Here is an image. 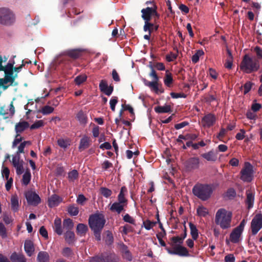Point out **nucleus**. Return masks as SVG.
<instances>
[{"mask_svg":"<svg viewBox=\"0 0 262 262\" xmlns=\"http://www.w3.org/2000/svg\"><path fill=\"white\" fill-rule=\"evenodd\" d=\"M127 189L125 186H122L117 196V201L113 203L110 207V210L119 214L125 211V208L128 204V200L126 196L127 195Z\"/></svg>","mask_w":262,"mask_h":262,"instance_id":"1","label":"nucleus"},{"mask_svg":"<svg viewBox=\"0 0 262 262\" xmlns=\"http://www.w3.org/2000/svg\"><path fill=\"white\" fill-rule=\"evenodd\" d=\"M260 63L256 57H251L246 54L240 64V69L244 72L250 74L259 70Z\"/></svg>","mask_w":262,"mask_h":262,"instance_id":"2","label":"nucleus"},{"mask_svg":"<svg viewBox=\"0 0 262 262\" xmlns=\"http://www.w3.org/2000/svg\"><path fill=\"white\" fill-rule=\"evenodd\" d=\"M232 213L225 209H219L215 215V222L222 229H228L231 227Z\"/></svg>","mask_w":262,"mask_h":262,"instance_id":"3","label":"nucleus"},{"mask_svg":"<svg viewBox=\"0 0 262 262\" xmlns=\"http://www.w3.org/2000/svg\"><path fill=\"white\" fill-rule=\"evenodd\" d=\"M212 187L207 184H196L192 188L193 194L202 201L207 200L211 196Z\"/></svg>","mask_w":262,"mask_h":262,"instance_id":"4","label":"nucleus"},{"mask_svg":"<svg viewBox=\"0 0 262 262\" xmlns=\"http://www.w3.org/2000/svg\"><path fill=\"white\" fill-rule=\"evenodd\" d=\"M2 63L3 58L0 55V82L6 85L9 80L12 79L14 62L8 63L5 66H3Z\"/></svg>","mask_w":262,"mask_h":262,"instance_id":"5","label":"nucleus"},{"mask_svg":"<svg viewBox=\"0 0 262 262\" xmlns=\"http://www.w3.org/2000/svg\"><path fill=\"white\" fill-rule=\"evenodd\" d=\"M105 222L104 216L102 214H93L89 219V226L92 230H102Z\"/></svg>","mask_w":262,"mask_h":262,"instance_id":"6","label":"nucleus"},{"mask_svg":"<svg viewBox=\"0 0 262 262\" xmlns=\"http://www.w3.org/2000/svg\"><path fill=\"white\" fill-rule=\"evenodd\" d=\"M15 16L13 13L8 8H0V24L9 26L14 23Z\"/></svg>","mask_w":262,"mask_h":262,"instance_id":"7","label":"nucleus"},{"mask_svg":"<svg viewBox=\"0 0 262 262\" xmlns=\"http://www.w3.org/2000/svg\"><path fill=\"white\" fill-rule=\"evenodd\" d=\"M253 166L249 163L245 162L244 166L241 171V179L245 182H251L253 179Z\"/></svg>","mask_w":262,"mask_h":262,"instance_id":"8","label":"nucleus"},{"mask_svg":"<svg viewBox=\"0 0 262 262\" xmlns=\"http://www.w3.org/2000/svg\"><path fill=\"white\" fill-rule=\"evenodd\" d=\"M142 13V18L144 20V29L148 30V27H152V23L150 22L151 18V7H147L142 9L141 11Z\"/></svg>","mask_w":262,"mask_h":262,"instance_id":"9","label":"nucleus"},{"mask_svg":"<svg viewBox=\"0 0 262 262\" xmlns=\"http://www.w3.org/2000/svg\"><path fill=\"white\" fill-rule=\"evenodd\" d=\"M25 196L27 203L31 205L37 206L41 202L39 196L32 191H28L25 193Z\"/></svg>","mask_w":262,"mask_h":262,"instance_id":"10","label":"nucleus"},{"mask_svg":"<svg viewBox=\"0 0 262 262\" xmlns=\"http://www.w3.org/2000/svg\"><path fill=\"white\" fill-rule=\"evenodd\" d=\"M251 228L252 234H256L262 228V215L256 214L251 222Z\"/></svg>","mask_w":262,"mask_h":262,"instance_id":"11","label":"nucleus"},{"mask_svg":"<svg viewBox=\"0 0 262 262\" xmlns=\"http://www.w3.org/2000/svg\"><path fill=\"white\" fill-rule=\"evenodd\" d=\"M166 250L170 254L178 255L181 256H187L189 255L187 248L180 245L174 247L173 250H171L168 247L166 248Z\"/></svg>","mask_w":262,"mask_h":262,"instance_id":"12","label":"nucleus"},{"mask_svg":"<svg viewBox=\"0 0 262 262\" xmlns=\"http://www.w3.org/2000/svg\"><path fill=\"white\" fill-rule=\"evenodd\" d=\"M200 161L198 158H190L185 163V166L187 171H191L199 167Z\"/></svg>","mask_w":262,"mask_h":262,"instance_id":"13","label":"nucleus"},{"mask_svg":"<svg viewBox=\"0 0 262 262\" xmlns=\"http://www.w3.org/2000/svg\"><path fill=\"white\" fill-rule=\"evenodd\" d=\"M99 89L107 96H110L113 92L114 86L110 85L108 86L106 80H102L99 83Z\"/></svg>","mask_w":262,"mask_h":262,"instance_id":"14","label":"nucleus"},{"mask_svg":"<svg viewBox=\"0 0 262 262\" xmlns=\"http://www.w3.org/2000/svg\"><path fill=\"white\" fill-rule=\"evenodd\" d=\"M83 50L80 49H71L66 51V55L70 58L76 59L82 56Z\"/></svg>","mask_w":262,"mask_h":262,"instance_id":"15","label":"nucleus"},{"mask_svg":"<svg viewBox=\"0 0 262 262\" xmlns=\"http://www.w3.org/2000/svg\"><path fill=\"white\" fill-rule=\"evenodd\" d=\"M62 201V198L57 194H53L48 199V206L50 208L57 206Z\"/></svg>","mask_w":262,"mask_h":262,"instance_id":"16","label":"nucleus"},{"mask_svg":"<svg viewBox=\"0 0 262 262\" xmlns=\"http://www.w3.org/2000/svg\"><path fill=\"white\" fill-rule=\"evenodd\" d=\"M24 249L28 256H31L34 251V244L31 240H26L24 243Z\"/></svg>","mask_w":262,"mask_h":262,"instance_id":"17","label":"nucleus"},{"mask_svg":"<svg viewBox=\"0 0 262 262\" xmlns=\"http://www.w3.org/2000/svg\"><path fill=\"white\" fill-rule=\"evenodd\" d=\"M10 259L12 262H27L25 255L22 253L13 252Z\"/></svg>","mask_w":262,"mask_h":262,"instance_id":"18","label":"nucleus"},{"mask_svg":"<svg viewBox=\"0 0 262 262\" xmlns=\"http://www.w3.org/2000/svg\"><path fill=\"white\" fill-rule=\"evenodd\" d=\"M90 145V139L89 137L84 136L80 141L79 150L81 151L88 148Z\"/></svg>","mask_w":262,"mask_h":262,"instance_id":"19","label":"nucleus"},{"mask_svg":"<svg viewBox=\"0 0 262 262\" xmlns=\"http://www.w3.org/2000/svg\"><path fill=\"white\" fill-rule=\"evenodd\" d=\"M159 81H154L152 84L150 86L149 88L151 91H154L156 94L163 93L164 91L162 88V85L161 83L158 82Z\"/></svg>","mask_w":262,"mask_h":262,"instance_id":"20","label":"nucleus"},{"mask_svg":"<svg viewBox=\"0 0 262 262\" xmlns=\"http://www.w3.org/2000/svg\"><path fill=\"white\" fill-rule=\"evenodd\" d=\"M29 127V123L27 121H23L16 124L15 129L16 133H21Z\"/></svg>","mask_w":262,"mask_h":262,"instance_id":"21","label":"nucleus"},{"mask_svg":"<svg viewBox=\"0 0 262 262\" xmlns=\"http://www.w3.org/2000/svg\"><path fill=\"white\" fill-rule=\"evenodd\" d=\"M242 232L238 228H235L232 231L230 235V239L231 242L236 243L239 241V237Z\"/></svg>","mask_w":262,"mask_h":262,"instance_id":"22","label":"nucleus"},{"mask_svg":"<svg viewBox=\"0 0 262 262\" xmlns=\"http://www.w3.org/2000/svg\"><path fill=\"white\" fill-rule=\"evenodd\" d=\"M204 127H209L213 125V115L209 114L205 115L202 120Z\"/></svg>","mask_w":262,"mask_h":262,"instance_id":"23","label":"nucleus"},{"mask_svg":"<svg viewBox=\"0 0 262 262\" xmlns=\"http://www.w3.org/2000/svg\"><path fill=\"white\" fill-rule=\"evenodd\" d=\"M54 231L59 235L62 234V229L61 227V220L59 217L55 218L54 222Z\"/></svg>","mask_w":262,"mask_h":262,"instance_id":"24","label":"nucleus"},{"mask_svg":"<svg viewBox=\"0 0 262 262\" xmlns=\"http://www.w3.org/2000/svg\"><path fill=\"white\" fill-rule=\"evenodd\" d=\"M50 256L46 251H40L38 253L37 260L38 262H49Z\"/></svg>","mask_w":262,"mask_h":262,"instance_id":"25","label":"nucleus"},{"mask_svg":"<svg viewBox=\"0 0 262 262\" xmlns=\"http://www.w3.org/2000/svg\"><path fill=\"white\" fill-rule=\"evenodd\" d=\"M65 241L69 244H71L75 241V236L74 232L71 231H67L64 234Z\"/></svg>","mask_w":262,"mask_h":262,"instance_id":"26","label":"nucleus"},{"mask_svg":"<svg viewBox=\"0 0 262 262\" xmlns=\"http://www.w3.org/2000/svg\"><path fill=\"white\" fill-rule=\"evenodd\" d=\"M11 209L14 212H17L19 208L18 199L16 195H13L11 198Z\"/></svg>","mask_w":262,"mask_h":262,"instance_id":"27","label":"nucleus"},{"mask_svg":"<svg viewBox=\"0 0 262 262\" xmlns=\"http://www.w3.org/2000/svg\"><path fill=\"white\" fill-rule=\"evenodd\" d=\"M173 82V78L171 73L168 70L166 71L165 76L164 79V83L167 87H171Z\"/></svg>","mask_w":262,"mask_h":262,"instance_id":"28","label":"nucleus"},{"mask_svg":"<svg viewBox=\"0 0 262 262\" xmlns=\"http://www.w3.org/2000/svg\"><path fill=\"white\" fill-rule=\"evenodd\" d=\"M88 230V226L84 224H78L76 228V232L80 236L84 235Z\"/></svg>","mask_w":262,"mask_h":262,"instance_id":"29","label":"nucleus"},{"mask_svg":"<svg viewBox=\"0 0 262 262\" xmlns=\"http://www.w3.org/2000/svg\"><path fill=\"white\" fill-rule=\"evenodd\" d=\"M102 262H118V258L114 254H102Z\"/></svg>","mask_w":262,"mask_h":262,"instance_id":"30","label":"nucleus"},{"mask_svg":"<svg viewBox=\"0 0 262 262\" xmlns=\"http://www.w3.org/2000/svg\"><path fill=\"white\" fill-rule=\"evenodd\" d=\"M76 117L80 124H85L87 123L88 117L86 114L83 111H79L77 114Z\"/></svg>","mask_w":262,"mask_h":262,"instance_id":"31","label":"nucleus"},{"mask_svg":"<svg viewBox=\"0 0 262 262\" xmlns=\"http://www.w3.org/2000/svg\"><path fill=\"white\" fill-rule=\"evenodd\" d=\"M155 111L157 113H169L171 112L170 105L158 106L155 108Z\"/></svg>","mask_w":262,"mask_h":262,"instance_id":"32","label":"nucleus"},{"mask_svg":"<svg viewBox=\"0 0 262 262\" xmlns=\"http://www.w3.org/2000/svg\"><path fill=\"white\" fill-rule=\"evenodd\" d=\"M198 215L201 217H206L209 214L208 209L203 206H200L196 209Z\"/></svg>","mask_w":262,"mask_h":262,"instance_id":"33","label":"nucleus"},{"mask_svg":"<svg viewBox=\"0 0 262 262\" xmlns=\"http://www.w3.org/2000/svg\"><path fill=\"white\" fill-rule=\"evenodd\" d=\"M189 224L192 238L193 239L196 240L199 236L198 230L196 229V226L192 223L190 222Z\"/></svg>","mask_w":262,"mask_h":262,"instance_id":"34","label":"nucleus"},{"mask_svg":"<svg viewBox=\"0 0 262 262\" xmlns=\"http://www.w3.org/2000/svg\"><path fill=\"white\" fill-rule=\"evenodd\" d=\"M63 226L67 231H71L74 227V223L71 219H66L63 220Z\"/></svg>","mask_w":262,"mask_h":262,"instance_id":"35","label":"nucleus"},{"mask_svg":"<svg viewBox=\"0 0 262 262\" xmlns=\"http://www.w3.org/2000/svg\"><path fill=\"white\" fill-rule=\"evenodd\" d=\"M31 174L29 170H27L23 176L22 184L25 186L28 185L31 180Z\"/></svg>","mask_w":262,"mask_h":262,"instance_id":"36","label":"nucleus"},{"mask_svg":"<svg viewBox=\"0 0 262 262\" xmlns=\"http://www.w3.org/2000/svg\"><path fill=\"white\" fill-rule=\"evenodd\" d=\"M78 172L77 170L73 169L68 173V179L70 182H74L78 178Z\"/></svg>","mask_w":262,"mask_h":262,"instance_id":"37","label":"nucleus"},{"mask_svg":"<svg viewBox=\"0 0 262 262\" xmlns=\"http://www.w3.org/2000/svg\"><path fill=\"white\" fill-rule=\"evenodd\" d=\"M100 192L106 198L110 197L112 194V190L106 187H101L100 188Z\"/></svg>","mask_w":262,"mask_h":262,"instance_id":"38","label":"nucleus"},{"mask_svg":"<svg viewBox=\"0 0 262 262\" xmlns=\"http://www.w3.org/2000/svg\"><path fill=\"white\" fill-rule=\"evenodd\" d=\"M68 213L72 216H76L79 213V209L75 205H70L68 208Z\"/></svg>","mask_w":262,"mask_h":262,"instance_id":"39","label":"nucleus"},{"mask_svg":"<svg viewBox=\"0 0 262 262\" xmlns=\"http://www.w3.org/2000/svg\"><path fill=\"white\" fill-rule=\"evenodd\" d=\"M254 201V195L252 193H248L247 194L246 202L248 205V208L250 209L253 206Z\"/></svg>","mask_w":262,"mask_h":262,"instance_id":"40","label":"nucleus"},{"mask_svg":"<svg viewBox=\"0 0 262 262\" xmlns=\"http://www.w3.org/2000/svg\"><path fill=\"white\" fill-rule=\"evenodd\" d=\"M203 54L204 52L202 50H198L191 57L192 62L194 63H197L199 60L200 57Z\"/></svg>","mask_w":262,"mask_h":262,"instance_id":"41","label":"nucleus"},{"mask_svg":"<svg viewBox=\"0 0 262 262\" xmlns=\"http://www.w3.org/2000/svg\"><path fill=\"white\" fill-rule=\"evenodd\" d=\"M87 76L85 75H80L75 78V82L77 85H80L86 80Z\"/></svg>","mask_w":262,"mask_h":262,"instance_id":"42","label":"nucleus"},{"mask_svg":"<svg viewBox=\"0 0 262 262\" xmlns=\"http://www.w3.org/2000/svg\"><path fill=\"white\" fill-rule=\"evenodd\" d=\"M54 111V108L49 105L43 106L40 111L43 115H48L52 113Z\"/></svg>","mask_w":262,"mask_h":262,"instance_id":"43","label":"nucleus"},{"mask_svg":"<svg viewBox=\"0 0 262 262\" xmlns=\"http://www.w3.org/2000/svg\"><path fill=\"white\" fill-rule=\"evenodd\" d=\"M43 121L41 120L36 121L33 124L30 126V129H35L39 128L40 127L43 126Z\"/></svg>","mask_w":262,"mask_h":262,"instance_id":"44","label":"nucleus"},{"mask_svg":"<svg viewBox=\"0 0 262 262\" xmlns=\"http://www.w3.org/2000/svg\"><path fill=\"white\" fill-rule=\"evenodd\" d=\"M118 103V98L117 97H113L110 101V107L111 109L113 112L115 111V106L116 104Z\"/></svg>","mask_w":262,"mask_h":262,"instance_id":"45","label":"nucleus"},{"mask_svg":"<svg viewBox=\"0 0 262 262\" xmlns=\"http://www.w3.org/2000/svg\"><path fill=\"white\" fill-rule=\"evenodd\" d=\"M0 235L3 238H5L7 237L6 228L2 223H0Z\"/></svg>","mask_w":262,"mask_h":262,"instance_id":"46","label":"nucleus"},{"mask_svg":"<svg viewBox=\"0 0 262 262\" xmlns=\"http://www.w3.org/2000/svg\"><path fill=\"white\" fill-rule=\"evenodd\" d=\"M123 220L126 223L135 225V220L129 214H126L123 216Z\"/></svg>","mask_w":262,"mask_h":262,"instance_id":"47","label":"nucleus"},{"mask_svg":"<svg viewBox=\"0 0 262 262\" xmlns=\"http://www.w3.org/2000/svg\"><path fill=\"white\" fill-rule=\"evenodd\" d=\"M121 228H123L122 233L124 235H127L129 232H132L133 231L132 227L128 224L124 225Z\"/></svg>","mask_w":262,"mask_h":262,"instance_id":"48","label":"nucleus"},{"mask_svg":"<svg viewBox=\"0 0 262 262\" xmlns=\"http://www.w3.org/2000/svg\"><path fill=\"white\" fill-rule=\"evenodd\" d=\"M57 144L58 145L62 148H66L69 144L68 143L67 141L63 139H59L57 140Z\"/></svg>","mask_w":262,"mask_h":262,"instance_id":"49","label":"nucleus"},{"mask_svg":"<svg viewBox=\"0 0 262 262\" xmlns=\"http://www.w3.org/2000/svg\"><path fill=\"white\" fill-rule=\"evenodd\" d=\"M171 241L172 242V246H173L174 244L177 243H179V244H181L183 243V240L182 239L181 237L180 236H173L171 238Z\"/></svg>","mask_w":262,"mask_h":262,"instance_id":"50","label":"nucleus"},{"mask_svg":"<svg viewBox=\"0 0 262 262\" xmlns=\"http://www.w3.org/2000/svg\"><path fill=\"white\" fill-rule=\"evenodd\" d=\"M40 234L43 237L45 238H48V234L47 229L44 226H41L39 229Z\"/></svg>","mask_w":262,"mask_h":262,"instance_id":"51","label":"nucleus"},{"mask_svg":"<svg viewBox=\"0 0 262 262\" xmlns=\"http://www.w3.org/2000/svg\"><path fill=\"white\" fill-rule=\"evenodd\" d=\"M170 95L172 98H175V99L179 98H186V95L183 93H177L171 92L170 94Z\"/></svg>","mask_w":262,"mask_h":262,"instance_id":"52","label":"nucleus"},{"mask_svg":"<svg viewBox=\"0 0 262 262\" xmlns=\"http://www.w3.org/2000/svg\"><path fill=\"white\" fill-rule=\"evenodd\" d=\"M113 164L110 162L108 160L105 161L102 164V168L105 170H106L108 168L111 167H113Z\"/></svg>","mask_w":262,"mask_h":262,"instance_id":"53","label":"nucleus"},{"mask_svg":"<svg viewBox=\"0 0 262 262\" xmlns=\"http://www.w3.org/2000/svg\"><path fill=\"white\" fill-rule=\"evenodd\" d=\"M62 254L64 256L69 257L72 254V251L71 248L66 247L63 248Z\"/></svg>","mask_w":262,"mask_h":262,"instance_id":"54","label":"nucleus"},{"mask_svg":"<svg viewBox=\"0 0 262 262\" xmlns=\"http://www.w3.org/2000/svg\"><path fill=\"white\" fill-rule=\"evenodd\" d=\"M202 156L207 161H212L213 160V152L212 151L208 152V153H205L202 155Z\"/></svg>","mask_w":262,"mask_h":262,"instance_id":"55","label":"nucleus"},{"mask_svg":"<svg viewBox=\"0 0 262 262\" xmlns=\"http://www.w3.org/2000/svg\"><path fill=\"white\" fill-rule=\"evenodd\" d=\"M23 160L20 162V165H18L17 166L15 167L16 168V172L17 174L20 175L22 174L24 172V167L23 165Z\"/></svg>","mask_w":262,"mask_h":262,"instance_id":"56","label":"nucleus"},{"mask_svg":"<svg viewBox=\"0 0 262 262\" xmlns=\"http://www.w3.org/2000/svg\"><path fill=\"white\" fill-rule=\"evenodd\" d=\"M177 58V55L172 52L170 54H168L166 56V59L168 62L173 61Z\"/></svg>","mask_w":262,"mask_h":262,"instance_id":"57","label":"nucleus"},{"mask_svg":"<svg viewBox=\"0 0 262 262\" xmlns=\"http://www.w3.org/2000/svg\"><path fill=\"white\" fill-rule=\"evenodd\" d=\"M112 77L113 80L116 82H119L120 81V78L118 74L117 71L115 69H113L112 71Z\"/></svg>","mask_w":262,"mask_h":262,"instance_id":"58","label":"nucleus"},{"mask_svg":"<svg viewBox=\"0 0 262 262\" xmlns=\"http://www.w3.org/2000/svg\"><path fill=\"white\" fill-rule=\"evenodd\" d=\"M86 200V198L83 194H79L77 199V203L80 205H83Z\"/></svg>","mask_w":262,"mask_h":262,"instance_id":"59","label":"nucleus"},{"mask_svg":"<svg viewBox=\"0 0 262 262\" xmlns=\"http://www.w3.org/2000/svg\"><path fill=\"white\" fill-rule=\"evenodd\" d=\"M233 59L227 58L225 63V67L228 69H231L232 67Z\"/></svg>","mask_w":262,"mask_h":262,"instance_id":"60","label":"nucleus"},{"mask_svg":"<svg viewBox=\"0 0 262 262\" xmlns=\"http://www.w3.org/2000/svg\"><path fill=\"white\" fill-rule=\"evenodd\" d=\"M23 140V138L20 136L19 133H17L14 140L13 142V146H15L20 143Z\"/></svg>","mask_w":262,"mask_h":262,"instance_id":"61","label":"nucleus"},{"mask_svg":"<svg viewBox=\"0 0 262 262\" xmlns=\"http://www.w3.org/2000/svg\"><path fill=\"white\" fill-rule=\"evenodd\" d=\"M189 124V123L187 121H183L180 123H178L174 125V127L176 129H180Z\"/></svg>","mask_w":262,"mask_h":262,"instance_id":"62","label":"nucleus"},{"mask_svg":"<svg viewBox=\"0 0 262 262\" xmlns=\"http://www.w3.org/2000/svg\"><path fill=\"white\" fill-rule=\"evenodd\" d=\"M3 220L7 225L9 224L12 222V219H11V216L7 214L3 215Z\"/></svg>","mask_w":262,"mask_h":262,"instance_id":"63","label":"nucleus"},{"mask_svg":"<svg viewBox=\"0 0 262 262\" xmlns=\"http://www.w3.org/2000/svg\"><path fill=\"white\" fill-rule=\"evenodd\" d=\"M225 262H234L235 257L233 254H228L225 257Z\"/></svg>","mask_w":262,"mask_h":262,"instance_id":"64","label":"nucleus"}]
</instances>
